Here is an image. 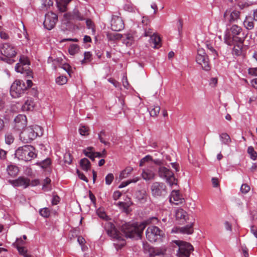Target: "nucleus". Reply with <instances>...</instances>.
<instances>
[{
    "instance_id": "30",
    "label": "nucleus",
    "mask_w": 257,
    "mask_h": 257,
    "mask_svg": "<svg viewBox=\"0 0 257 257\" xmlns=\"http://www.w3.org/2000/svg\"><path fill=\"white\" fill-rule=\"evenodd\" d=\"M219 137L222 143L224 145H228L231 142L229 136L227 133H222Z\"/></svg>"
},
{
    "instance_id": "52",
    "label": "nucleus",
    "mask_w": 257,
    "mask_h": 257,
    "mask_svg": "<svg viewBox=\"0 0 257 257\" xmlns=\"http://www.w3.org/2000/svg\"><path fill=\"white\" fill-rule=\"evenodd\" d=\"M206 47L212 53V54L213 56L214 57V59H215L218 56V54H217L216 51L214 49V48L211 46V45H210L209 44H206Z\"/></svg>"
},
{
    "instance_id": "62",
    "label": "nucleus",
    "mask_w": 257,
    "mask_h": 257,
    "mask_svg": "<svg viewBox=\"0 0 257 257\" xmlns=\"http://www.w3.org/2000/svg\"><path fill=\"white\" fill-rule=\"evenodd\" d=\"M123 8L124 10L128 11L129 12H132L134 11V8L133 5L131 4H125Z\"/></svg>"
},
{
    "instance_id": "47",
    "label": "nucleus",
    "mask_w": 257,
    "mask_h": 257,
    "mask_svg": "<svg viewBox=\"0 0 257 257\" xmlns=\"http://www.w3.org/2000/svg\"><path fill=\"white\" fill-rule=\"evenodd\" d=\"M113 179H114V176H113V174L112 173L108 174L105 178V181L106 184L107 185H110L112 183Z\"/></svg>"
},
{
    "instance_id": "63",
    "label": "nucleus",
    "mask_w": 257,
    "mask_h": 257,
    "mask_svg": "<svg viewBox=\"0 0 257 257\" xmlns=\"http://www.w3.org/2000/svg\"><path fill=\"white\" fill-rule=\"evenodd\" d=\"M108 81L111 83V84H112L113 85V86L116 87V88H119L120 86V83L117 81L116 80H115V79H113V78H109L108 79Z\"/></svg>"
},
{
    "instance_id": "50",
    "label": "nucleus",
    "mask_w": 257,
    "mask_h": 257,
    "mask_svg": "<svg viewBox=\"0 0 257 257\" xmlns=\"http://www.w3.org/2000/svg\"><path fill=\"white\" fill-rule=\"evenodd\" d=\"M23 31L22 32L23 35L22 34H19V38H23V37H24L27 41H28L29 40V35L27 33V30H26L24 24H23Z\"/></svg>"
},
{
    "instance_id": "21",
    "label": "nucleus",
    "mask_w": 257,
    "mask_h": 257,
    "mask_svg": "<svg viewBox=\"0 0 257 257\" xmlns=\"http://www.w3.org/2000/svg\"><path fill=\"white\" fill-rule=\"evenodd\" d=\"M7 172L10 176L15 177L18 174L19 169L18 167L16 165H10L7 167Z\"/></svg>"
},
{
    "instance_id": "43",
    "label": "nucleus",
    "mask_w": 257,
    "mask_h": 257,
    "mask_svg": "<svg viewBox=\"0 0 257 257\" xmlns=\"http://www.w3.org/2000/svg\"><path fill=\"white\" fill-rule=\"evenodd\" d=\"M39 213L42 216L45 218H48L50 215V211L49 208L45 207L40 209Z\"/></svg>"
},
{
    "instance_id": "20",
    "label": "nucleus",
    "mask_w": 257,
    "mask_h": 257,
    "mask_svg": "<svg viewBox=\"0 0 257 257\" xmlns=\"http://www.w3.org/2000/svg\"><path fill=\"white\" fill-rule=\"evenodd\" d=\"M72 0H57V6L60 12L64 13L67 11V6Z\"/></svg>"
},
{
    "instance_id": "59",
    "label": "nucleus",
    "mask_w": 257,
    "mask_h": 257,
    "mask_svg": "<svg viewBox=\"0 0 257 257\" xmlns=\"http://www.w3.org/2000/svg\"><path fill=\"white\" fill-rule=\"evenodd\" d=\"M25 244V242L22 240V238H17L16 242L13 243V246L15 247H17L18 246H21Z\"/></svg>"
},
{
    "instance_id": "58",
    "label": "nucleus",
    "mask_w": 257,
    "mask_h": 257,
    "mask_svg": "<svg viewBox=\"0 0 257 257\" xmlns=\"http://www.w3.org/2000/svg\"><path fill=\"white\" fill-rule=\"evenodd\" d=\"M150 21L148 17H143L142 18V24L143 25V28L144 27H147L150 26Z\"/></svg>"
},
{
    "instance_id": "15",
    "label": "nucleus",
    "mask_w": 257,
    "mask_h": 257,
    "mask_svg": "<svg viewBox=\"0 0 257 257\" xmlns=\"http://www.w3.org/2000/svg\"><path fill=\"white\" fill-rule=\"evenodd\" d=\"M8 182L14 187H22L24 188H27L30 185V179L23 176L15 180H9Z\"/></svg>"
},
{
    "instance_id": "54",
    "label": "nucleus",
    "mask_w": 257,
    "mask_h": 257,
    "mask_svg": "<svg viewBox=\"0 0 257 257\" xmlns=\"http://www.w3.org/2000/svg\"><path fill=\"white\" fill-rule=\"evenodd\" d=\"M64 160L65 163L70 164L72 162L71 156L70 153H66L64 156Z\"/></svg>"
},
{
    "instance_id": "16",
    "label": "nucleus",
    "mask_w": 257,
    "mask_h": 257,
    "mask_svg": "<svg viewBox=\"0 0 257 257\" xmlns=\"http://www.w3.org/2000/svg\"><path fill=\"white\" fill-rule=\"evenodd\" d=\"M240 12L237 10L232 11L227 10L224 14L225 20L230 23L236 22L240 18Z\"/></svg>"
},
{
    "instance_id": "4",
    "label": "nucleus",
    "mask_w": 257,
    "mask_h": 257,
    "mask_svg": "<svg viewBox=\"0 0 257 257\" xmlns=\"http://www.w3.org/2000/svg\"><path fill=\"white\" fill-rule=\"evenodd\" d=\"M1 52L3 55L1 57V59L10 64H12L15 62L13 59L16 55V52L14 47L9 43H6L1 48Z\"/></svg>"
},
{
    "instance_id": "27",
    "label": "nucleus",
    "mask_w": 257,
    "mask_h": 257,
    "mask_svg": "<svg viewBox=\"0 0 257 257\" xmlns=\"http://www.w3.org/2000/svg\"><path fill=\"white\" fill-rule=\"evenodd\" d=\"M106 37L109 41H111L120 40L122 37V35L116 33H107Z\"/></svg>"
},
{
    "instance_id": "26",
    "label": "nucleus",
    "mask_w": 257,
    "mask_h": 257,
    "mask_svg": "<svg viewBox=\"0 0 257 257\" xmlns=\"http://www.w3.org/2000/svg\"><path fill=\"white\" fill-rule=\"evenodd\" d=\"M80 165L82 169L85 171H87L90 169V162L87 158L80 160Z\"/></svg>"
},
{
    "instance_id": "23",
    "label": "nucleus",
    "mask_w": 257,
    "mask_h": 257,
    "mask_svg": "<svg viewBox=\"0 0 257 257\" xmlns=\"http://www.w3.org/2000/svg\"><path fill=\"white\" fill-rule=\"evenodd\" d=\"M155 175L154 172L149 169L144 170L142 173V176L145 180L153 179L155 177Z\"/></svg>"
},
{
    "instance_id": "61",
    "label": "nucleus",
    "mask_w": 257,
    "mask_h": 257,
    "mask_svg": "<svg viewBox=\"0 0 257 257\" xmlns=\"http://www.w3.org/2000/svg\"><path fill=\"white\" fill-rule=\"evenodd\" d=\"M77 174L79 178L81 180H82L86 182H88V180L87 178V177L84 175V174L83 173L81 172L78 170H77Z\"/></svg>"
},
{
    "instance_id": "39",
    "label": "nucleus",
    "mask_w": 257,
    "mask_h": 257,
    "mask_svg": "<svg viewBox=\"0 0 257 257\" xmlns=\"http://www.w3.org/2000/svg\"><path fill=\"white\" fill-rule=\"evenodd\" d=\"M160 107L158 105H154L152 108H150V114L151 116H156L160 112Z\"/></svg>"
},
{
    "instance_id": "13",
    "label": "nucleus",
    "mask_w": 257,
    "mask_h": 257,
    "mask_svg": "<svg viewBox=\"0 0 257 257\" xmlns=\"http://www.w3.org/2000/svg\"><path fill=\"white\" fill-rule=\"evenodd\" d=\"M118 15H112L111 21V29L114 31H120L124 28V24L121 18Z\"/></svg>"
},
{
    "instance_id": "9",
    "label": "nucleus",
    "mask_w": 257,
    "mask_h": 257,
    "mask_svg": "<svg viewBox=\"0 0 257 257\" xmlns=\"http://www.w3.org/2000/svg\"><path fill=\"white\" fill-rule=\"evenodd\" d=\"M196 61L205 71H209L211 67L208 57L203 49L199 48L198 49Z\"/></svg>"
},
{
    "instance_id": "42",
    "label": "nucleus",
    "mask_w": 257,
    "mask_h": 257,
    "mask_svg": "<svg viewBox=\"0 0 257 257\" xmlns=\"http://www.w3.org/2000/svg\"><path fill=\"white\" fill-rule=\"evenodd\" d=\"M84 59L81 60L82 64H84L91 60L92 54L90 52H85L84 54Z\"/></svg>"
},
{
    "instance_id": "19",
    "label": "nucleus",
    "mask_w": 257,
    "mask_h": 257,
    "mask_svg": "<svg viewBox=\"0 0 257 257\" xmlns=\"http://www.w3.org/2000/svg\"><path fill=\"white\" fill-rule=\"evenodd\" d=\"M176 219L179 224H184L188 219V215L186 211L182 208H178L175 211Z\"/></svg>"
},
{
    "instance_id": "7",
    "label": "nucleus",
    "mask_w": 257,
    "mask_h": 257,
    "mask_svg": "<svg viewBox=\"0 0 257 257\" xmlns=\"http://www.w3.org/2000/svg\"><path fill=\"white\" fill-rule=\"evenodd\" d=\"M20 63H17L15 66V70L17 72L24 74L28 78H33L32 71L29 67L30 62L27 57L21 56L20 58Z\"/></svg>"
},
{
    "instance_id": "60",
    "label": "nucleus",
    "mask_w": 257,
    "mask_h": 257,
    "mask_svg": "<svg viewBox=\"0 0 257 257\" xmlns=\"http://www.w3.org/2000/svg\"><path fill=\"white\" fill-rule=\"evenodd\" d=\"M27 93L30 94V95L34 96V97H37L38 95V92L36 88H33L32 89H29L28 90V92Z\"/></svg>"
},
{
    "instance_id": "35",
    "label": "nucleus",
    "mask_w": 257,
    "mask_h": 257,
    "mask_svg": "<svg viewBox=\"0 0 257 257\" xmlns=\"http://www.w3.org/2000/svg\"><path fill=\"white\" fill-rule=\"evenodd\" d=\"M133 168L131 167H126L120 174L119 177L120 179H123L128 176L129 174L133 171Z\"/></svg>"
},
{
    "instance_id": "6",
    "label": "nucleus",
    "mask_w": 257,
    "mask_h": 257,
    "mask_svg": "<svg viewBox=\"0 0 257 257\" xmlns=\"http://www.w3.org/2000/svg\"><path fill=\"white\" fill-rule=\"evenodd\" d=\"M164 235L163 230L156 226H150L146 231V236L149 241L155 242L161 240Z\"/></svg>"
},
{
    "instance_id": "24",
    "label": "nucleus",
    "mask_w": 257,
    "mask_h": 257,
    "mask_svg": "<svg viewBox=\"0 0 257 257\" xmlns=\"http://www.w3.org/2000/svg\"><path fill=\"white\" fill-rule=\"evenodd\" d=\"M150 42L154 44V48H158L161 47V38L157 34H154L150 37Z\"/></svg>"
},
{
    "instance_id": "56",
    "label": "nucleus",
    "mask_w": 257,
    "mask_h": 257,
    "mask_svg": "<svg viewBox=\"0 0 257 257\" xmlns=\"http://www.w3.org/2000/svg\"><path fill=\"white\" fill-rule=\"evenodd\" d=\"M153 160V158L152 157V156H151L150 155H147L146 156H145V157H144L142 159H141V161H140V166H143V164L145 163V162H148L149 161H152Z\"/></svg>"
},
{
    "instance_id": "11",
    "label": "nucleus",
    "mask_w": 257,
    "mask_h": 257,
    "mask_svg": "<svg viewBox=\"0 0 257 257\" xmlns=\"http://www.w3.org/2000/svg\"><path fill=\"white\" fill-rule=\"evenodd\" d=\"M104 229L107 234L113 239L122 241L120 246H122L124 245V240L120 235L119 232L116 229L115 225L111 222H107L104 224Z\"/></svg>"
},
{
    "instance_id": "3",
    "label": "nucleus",
    "mask_w": 257,
    "mask_h": 257,
    "mask_svg": "<svg viewBox=\"0 0 257 257\" xmlns=\"http://www.w3.org/2000/svg\"><path fill=\"white\" fill-rule=\"evenodd\" d=\"M15 156L19 159L30 161L36 158L35 148L31 145H25L19 147L15 152Z\"/></svg>"
},
{
    "instance_id": "1",
    "label": "nucleus",
    "mask_w": 257,
    "mask_h": 257,
    "mask_svg": "<svg viewBox=\"0 0 257 257\" xmlns=\"http://www.w3.org/2000/svg\"><path fill=\"white\" fill-rule=\"evenodd\" d=\"M158 222V218L155 217H150L140 223L126 222L120 227V230L127 238L141 239L144 229L147 225Z\"/></svg>"
},
{
    "instance_id": "51",
    "label": "nucleus",
    "mask_w": 257,
    "mask_h": 257,
    "mask_svg": "<svg viewBox=\"0 0 257 257\" xmlns=\"http://www.w3.org/2000/svg\"><path fill=\"white\" fill-rule=\"evenodd\" d=\"M250 187L247 184H243L240 187V191L243 194H246L250 190Z\"/></svg>"
},
{
    "instance_id": "12",
    "label": "nucleus",
    "mask_w": 257,
    "mask_h": 257,
    "mask_svg": "<svg viewBox=\"0 0 257 257\" xmlns=\"http://www.w3.org/2000/svg\"><path fill=\"white\" fill-rule=\"evenodd\" d=\"M57 21V15L53 12H50L45 15L43 24L47 29L51 30L55 27Z\"/></svg>"
},
{
    "instance_id": "55",
    "label": "nucleus",
    "mask_w": 257,
    "mask_h": 257,
    "mask_svg": "<svg viewBox=\"0 0 257 257\" xmlns=\"http://www.w3.org/2000/svg\"><path fill=\"white\" fill-rule=\"evenodd\" d=\"M79 133L82 136L88 135V129L85 126H82L79 130Z\"/></svg>"
},
{
    "instance_id": "45",
    "label": "nucleus",
    "mask_w": 257,
    "mask_h": 257,
    "mask_svg": "<svg viewBox=\"0 0 257 257\" xmlns=\"http://www.w3.org/2000/svg\"><path fill=\"white\" fill-rule=\"evenodd\" d=\"M67 81L66 77L64 76H60L56 78V82L59 85H63Z\"/></svg>"
},
{
    "instance_id": "57",
    "label": "nucleus",
    "mask_w": 257,
    "mask_h": 257,
    "mask_svg": "<svg viewBox=\"0 0 257 257\" xmlns=\"http://www.w3.org/2000/svg\"><path fill=\"white\" fill-rule=\"evenodd\" d=\"M224 42L226 44L229 46H231L234 44V42L232 40V37L230 38L229 36H228L227 35L225 36Z\"/></svg>"
},
{
    "instance_id": "44",
    "label": "nucleus",
    "mask_w": 257,
    "mask_h": 257,
    "mask_svg": "<svg viewBox=\"0 0 257 257\" xmlns=\"http://www.w3.org/2000/svg\"><path fill=\"white\" fill-rule=\"evenodd\" d=\"M247 153L250 155V158L253 160H255L257 157V153L254 150V149L252 147L250 146L247 149Z\"/></svg>"
},
{
    "instance_id": "2",
    "label": "nucleus",
    "mask_w": 257,
    "mask_h": 257,
    "mask_svg": "<svg viewBox=\"0 0 257 257\" xmlns=\"http://www.w3.org/2000/svg\"><path fill=\"white\" fill-rule=\"evenodd\" d=\"M43 135L42 128L39 125H32L25 128L21 132L20 137L24 143H28L37 137Z\"/></svg>"
},
{
    "instance_id": "25",
    "label": "nucleus",
    "mask_w": 257,
    "mask_h": 257,
    "mask_svg": "<svg viewBox=\"0 0 257 257\" xmlns=\"http://www.w3.org/2000/svg\"><path fill=\"white\" fill-rule=\"evenodd\" d=\"M137 198L141 203H144L147 201V194L144 190L139 191L137 194Z\"/></svg>"
},
{
    "instance_id": "53",
    "label": "nucleus",
    "mask_w": 257,
    "mask_h": 257,
    "mask_svg": "<svg viewBox=\"0 0 257 257\" xmlns=\"http://www.w3.org/2000/svg\"><path fill=\"white\" fill-rule=\"evenodd\" d=\"M93 148L92 147H88L86 149L83 150V153L84 155L89 158V156H92L94 154V152H93Z\"/></svg>"
},
{
    "instance_id": "17",
    "label": "nucleus",
    "mask_w": 257,
    "mask_h": 257,
    "mask_svg": "<svg viewBox=\"0 0 257 257\" xmlns=\"http://www.w3.org/2000/svg\"><path fill=\"white\" fill-rule=\"evenodd\" d=\"M166 189V185L163 183L154 182L151 186V192L153 196H161L163 191Z\"/></svg>"
},
{
    "instance_id": "32",
    "label": "nucleus",
    "mask_w": 257,
    "mask_h": 257,
    "mask_svg": "<svg viewBox=\"0 0 257 257\" xmlns=\"http://www.w3.org/2000/svg\"><path fill=\"white\" fill-rule=\"evenodd\" d=\"M144 33L142 35V37H150L153 36L155 33L153 32V30L151 26L143 27Z\"/></svg>"
},
{
    "instance_id": "10",
    "label": "nucleus",
    "mask_w": 257,
    "mask_h": 257,
    "mask_svg": "<svg viewBox=\"0 0 257 257\" xmlns=\"http://www.w3.org/2000/svg\"><path fill=\"white\" fill-rule=\"evenodd\" d=\"M158 175L160 177L165 179L166 182L171 186L177 184V180L174 173L171 170L163 166H160L158 169Z\"/></svg>"
},
{
    "instance_id": "34",
    "label": "nucleus",
    "mask_w": 257,
    "mask_h": 257,
    "mask_svg": "<svg viewBox=\"0 0 257 257\" xmlns=\"http://www.w3.org/2000/svg\"><path fill=\"white\" fill-rule=\"evenodd\" d=\"M51 164V161L50 158H47L45 160L37 162L36 164L42 168L45 169L50 166Z\"/></svg>"
},
{
    "instance_id": "40",
    "label": "nucleus",
    "mask_w": 257,
    "mask_h": 257,
    "mask_svg": "<svg viewBox=\"0 0 257 257\" xmlns=\"http://www.w3.org/2000/svg\"><path fill=\"white\" fill-rule=\"evenodd\" d=\"M14 137L12 133L7 132L5 135V142L7 144L10 145L13 143Z\"/></svg>"
},
{
    "instance_id": "49",
    "label": "nucleus",
    "mask_w": 257,
    "mask_h": 257,
    "mask_svg": "<svg viewBox=\"0 0 257 257\" xmlns=\"http://www.w3.org/2000/svg\"><path fill=\"white\" fill-rule=\"evenodd\" d=\"M19 252V253L22 255H23L24 257H25L26 255H27L28 254L27 253V249L26 248V247L21 246H18L17 247H16Z\"/></svg>"
},
{
    "instance_id": "29",
    "label": "nucleus",
    "mask_w": 257,
    "mask_h": 257,
    "mask_svg": "<svg viewBox=\"0 0 257 257\" xmlns=\"http://www.w3.org/2000/svg\"><path fill=\"white\" fill-rule=\"evenodd\" d=\"M34 105L35 104L33 101L31 99H27L23 105V108L24 110L27 111L32 110L34 108Z\"/></svg>"
},
{
    "instance_id": "8",
    "label": "nucleus",
    "mask_w": 257,
    "mask_h": 257,
    "mask_svg": "<svg viewBox=\"0 0 257 257\" xmlns=\"http://www.w3.org/2000/svg\"><path fill=\"white\" fill-rule=\"evenodd\" d=\"M174 242L179 247L178 257H189L191 251L193 250V246L188 242L181 240H175Z\"/></svg>"
},
{
    "instance_id": "36",
    "label": "nucleus",
    "mask_w": 257,
    "mask_h": 257,
    "mask_svg": "<svg viewBox=\"0 0 257 257\" xmlns=\"http://www.w3.org/2000/svg\"><path fill=\"white\" fill-rule=\"evenodd\" d=\"M79 50V47L77 44H71L69 48L68 51L70 55H74L77 53Z\"/></svg>"
},
{
    "instance_id": "28",
    "label": "nucleus",
    "mask_w": 257,
    "mask_h": 257,
    "mask_svg": "<svg viewBox=\"0 0 257 257\" xmlns=\"http://www.w3.org/2000/svg\"><path fill=\"white\" fill-rule=\"evenodd\" d=\"M125 38L123 40V43L127 46H130L134 42V38L132 34L127 33L124 34Z\"/></svg>"
},
{
    "instance_id": "37",
    "label": "nucleus",
    "mask_w": 257,
    "mask_h": 257,
    "mask_svg": "<svg viewBox=\"0 0 257 257\" xmlns=\"http://www.w3.org/2000/svg\"><path fill=\"white\" fill-rule=\"evenodd\" d=\"M51 181V179L48 177H47L44 179L43 185V189L45 191H49L51 190V186L50 185Z\"/></svg>"
},
{
    "instance_id": "5",
    "label": "nucleus",
    "mask_w": 257,
    "mask_h": 257,
    "mask_svg": "<svg viewBox=\"0 0 257 257\" xmlns=\"http://www.w3.org/2000/svg\"><path fill=\"white\" fill-rule=\"evenodd\" d=\"M27 91V87L23 80H16L12 84L10 89V93L13 98H18Z\"/></svg>"
},
{
    "instance_id": "64",
    "label": "nucleus",
    "mask_w": 257,
    "mask_h": 257,
    "mask_svg": "<svg viewBox=\"0 0 257 257\" xmlns=\"http://www.w3.org/2000/svg\"><path fill=\"white\" fill-rule=\"evenodd\" d=\"M121 196V193L119 191H115L113 192L112 197L114 200H117Z\"/></svg>"
},
{
    "instance_id": "46",
    "label": "nucleus",
    "mask_w": 257,
    "mask_h": 257,
    "mask_svg": "<svg viewBox=\"0 0 257 257\" xmlns=\"http://www.w3.org/2000/svg\"><path fill=\"white\" fill-rule=\"evenodd\" d=\"M239 35H235L232 36V40L234 42V44L236 43V44H240L241 43L243 44V41L244 40V37H239Z\"/></svg>"
},
{
    "instance_id": "38",
    "label": "nucleus",
    "mask_w": 257,
    "mask_h": 257,
    "mask_svg": "<svg viewBox=\"0 0 257 257\" xmlns=\"http://www.w3.org/2000/svg\"><path fill=\"white\" fill-rule=\"evenodd\" d=\"M230 30L233 36L240 35L242 29L240 27L237 25H234L231 28Z\"/></svg>"
},
{
    "instance_id": "31",
    "label": "nucleus",
    "mask_w": 257,
    "mask_h": 257,
    "mask_svg": "<svg viewBox=\"0 0 257 257\" xmlns=\"http://www.w3.org/2000/svg\"><path fill=\"white\" fill-rule=\"evenodd\" d=\"M234 47L233 49V53L237 55L240 56L242 54V49L243 48V44H234Z\"/></svg>"
},
{
    "instance_id": "48",
    "label": "nucleus",
    "mask_w": 257,
    "mask_h": 257,
    "mask_svg": "<svg viewBox=\"0 0 257 257\" xmlns=\"http://www.w3.org/2000/svg\"><path fill=\"white\" fill-rule=\"evenodd\" d=\"M63 17L65 20L67 22H70L71 21L75 20L73 12L65 13Z\"/></svg>"
},
{
    "instance_id": "18",
    "label": "nucleus",
    "mask_w": 257,
    "mask_h": 257,
    "mask_svg": "<svg viewBox=\"0 0 257 257\" xmlns=\"http://www.w3.org/2000/svg\"><path fill=\"white\" fill-rule=\"evenodd\" d=\"M169 201L171 203L179 205L184 202V199L182 197L179 190H173L170 196Z\"/></svg>"
},
{
    "instance_id": "41",
    "label": "nucleus",
    "mask_w": 257,
    "mask_h": 257,
    "mask_svg": "<svg viewBox=\"0 0 257 257\" xmlns=\"http://www.w3.org/2000/svg\"><path fill=\"white\" fill-rule=\"evenodd\" d=\"M72 12L75 20L83 21L84 20V17L81 15L78 9H74Z\"/></svg>"
},
{
    "instance_id": "22",
    "label": "nucleus",
    "mask_w": 257,
    "mask_h": 257,
    "mask_svg": "<svg viewBox=\"0 0 257 257\" xmlns=\"http://www.w3.org/2000/svg\"><path fill=\"white\" fill-rule=\"evenodd\" d=\"M178 231L183 234H191L194 231L193 224L191 223L183 227L178 228Z\"/></svg>"
},
{
    "instance_id": "14",
    "label": "nucleus",
    "mask_w": 257,
    "mask_h": 257,
    "mask_svg": "<svg viewBox=\"0 0 257 257\" xmlns=\"http://www.w3.org/2000/svg\"><path fill=\"white\" fill-rule=\"evenodd\" d=\"M27 124V117L25 115L19 114L14 119V128L17 131L24 130Z\"/></svg>"
},
{
    "instance_id": "33",
    "label": "nucleus",
    "mask_w": 257,
    "mask_h": 257,
    "mask_svg": "<svg viewBox=\"0 0 257 257\" xmlns=\"http://www.w3.org/2000/svg\"><path fill=\"white\" fill-rule=\"evenodd\" d=\"M244 26L247 30H252L254 27V24L250 17H246V19L243 22Z\"/></svg>"
}]
</instances>
